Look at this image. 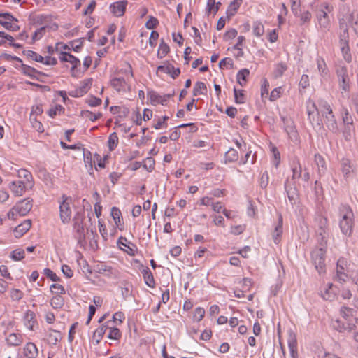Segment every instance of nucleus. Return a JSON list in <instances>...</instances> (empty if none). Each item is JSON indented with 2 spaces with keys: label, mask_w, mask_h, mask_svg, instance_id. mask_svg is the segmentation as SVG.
Returning <instances> with one entry per match:
<instances>
[{
  "label": "nucleus",
  "mask_w": 358,
  "mask_h": 358,
  "mask_svg": "<svg viewBox=\"0 0 358 358\" xmlns=\"http://www.w3.org/2000/svg\"><path fill=\"white\" fill-rule=\"evenodd\" d=\"M287 69V64L284 62H280L275 65L273 72V76L277 78L281 77Z\"/></svg>",
  "instance_id": "obj_38"
},
{
  "label": "nucleus",
  "mask_w": 358,
  "mask_h": 358,
  "mask_svg": "<svg viewBox=\"0 0 358 358\" xmlns=\"http://www.w3.org/2000/svg\"><path fill=\"white\" fill-rule=\"evenodd\" d=\"M96 269L97 273L106 275L107 277H110L115 274L113 268L105 264H98L96 267Z\"/></svg>",
  "instance_id": "obj_30"
},
{
  "label": "nucleus",
  "mask_w": 358,
  "mask_h": 358,
  "mask_svg": "<svg viewBox=\"0 0 358 358\" xmlns=\"http://www.w3.org/2000/svg\"><path fill=\"white\" fill-rule=\"evenodd\" d=\"M282 92H283V89L282 87H278L273 89L271 92V94L269 96V100L271 101H276L277 99H278L280 97Z\"/></svg>",
  "instance_id": "obj_58"
},
{
  "label": "nucleus",
  "mask_w": 358,
  "mask_h": 358,
  "mask_svg": "<svg viewBox=\"0 0 358 358\" xmlns=\"http://www.w3.org/2000/svg\"><path fill=\"white\" fill-rule=\"evenodd\" d=\"M169 46L164 42L163 39H162L157 50V57L159 59H162L165 57L169 54Z\"/></svg>",
  "instance_id": "obj_36"
},
{
  "label": "nucleus",
  "mask_w": 358,
  "mask_h": 358,
  "mask_svg": "<svg viewBox=\"0 0 358 358\" xmlns=\"http://www.w3.org/2000/svg\"><path fill=\"white\" fill-rule=\"evenodd\" d=\"M108 143L110 150H113L117 146L118 136L115 132L112 133L109 136Z\"/></svg>",
  "instance_id": "obj_54"
},
{
  "label": "nucleus",
  "mask_w": 358,
  "mask_h": 358,
  "mask_svg": "<svg viewBox=\"0 0 358 358\" xmlns=\"http://www.w3.org/2000/svg\"><path fill=\"white\" fill-rule=\"evenodd\" d=\"M170 95H160L155 92H150L148 93V98L149 99L152 105L157 106L158 104L166 105L169 99H170Z\"/></svg>",
  "instance_id": "obj_19"
},
{
  "label": "nucleus",
  "mask_w": 358,
  "mask_h": 358,
  "mask_svg": "<svg viewBox=\"0 0 358 358\" xmlns=\"http://www.w3.org/2000/svg\"><path fill=\"white\" fill-rule=\"evenodd\" d=\"M350 265V262L345 257H340L338 259L336 263L335 280L341 284H344L348 281V273H349V274L350 273V271L349 270Z\"/></svg>",
  "instance_id": "obj_7"
},
{
  "label": "nucleus",
  "mask_w": 358,
  "mask_h": 358,
  "mask_svg": "<svg viewBox=\"0 0 358 358\" xmlns=\"http://www.w3.org/2000/svg\"><path fill=\"white\" fill-rule=\"evenodd\" d=\"M59 59L62 63H66V68L69 69V73L73 78H80L83 76L81 71V62L78 58L69 52L62 51L59 53Z\"/></svg>",
  "instance_id": "obj_2"
},
{
  "label": "nucleus",
  "mask_w": 358,
  "mask_h": 358,
  "mask_svg": "<svg viewBox=\"0 0 358 358\" xmlns=\"http://www.w3.org/2000/svg\"><path fill=\"white\" fill-rule=\"evenodd\" d=\"M10 257L14 261H20L25 257V252L22 248H17L10 253Z\"/></svg>",
  "instance_id": "obj_45"
},
{
  "label": "nucleus",
  "mask_w": 358,
  "mask_h": 358,
  "mask_svg": "<svg viewBox=\"0 0 358 358\" xmlns=\"http://www.w3.org/2000/svg\"><path fill=\"white\" fill-rule=\"evenodd\" d=\"M19 20L10 13H0V25L6 30L17 31L20 27L18 25Z\"/></svg>",
  "instance_id": "obj_8"
},
{
  "label": "nucleus",
  "mask_w": 358,
  "mask_h": 358,
  "mask_svg": "<svg viewBox=\"0 0 358 358\" xmlns=\"http://www.w3.org/2000/svg\"><path fill=\"white\" fill-rule=\"evenodd\" d=\"M354 214L349 207H343L341 210V220H340V228L343 234L350 236L353 227Z\"/></svg>",
  "instance_id": "obj_6"
},
{
  "label": "nucleus",
  "mask_w": 358,
  "mask_h": 358,
  "mask_svg": "<svg viewBox=\"0 0 358 358\" xmlns=\"http://www.w3.org/2000/svg\"><path fill=\"white\" fill-rule=\"evenodd\" d=\"M271 150L273 154V163L277 167L280 162V154L274 145H272Z\"/></svg>",
  "instance_id": "obj_59"
},
{
  "label": "nucleus",
  "mask_w": 358,
  "mask_h": 358,
  "mask_svg": "<svg viewBox=\"0 0 358 358\" xmlns=\"http://www.w3.org/2000/svg\"><path fill=\"white\" fill-rule=\"evenodd\" d=\"M110 216L112 217L115 223L113 234L115 233L116 228L120 231H122L124 229V222L120 210L117 207H113L110 210Z\"/></svg>",
  "instance_id": "obj_16"
},
{
  "label": "nucleus",
  "mask_w": 358,
  "mask_h": 358,
  "mask_svg": "<svg viewBox=\"0 0 358 358\" xmlns=\"http://www.w3.org/2000/svg\"><path fill=\"white\" fill-rule=\"evenodd\" d=\"M141 272L145 284L148 287L154 288L155 287V281L150 268L145 267Z\"/></svg>",
  "instance_id": "obj_28"
},
{
  "label": "nucleus",
  "mask_w": 358,
  "mask_h": 358,
  "mask_svg": "<svg viewBox=\"0 0 358 358\" xmlns=\"http://www.w3.org/2000/svg\"><path fill=\"white\" fill-rule=\"evenodd\" d=\"M243 3V0H234L232 1L229 6L227 8V16L231 17L234 16L236 12L238 11V8H240L241 5Z\"/></svg>",
  "instance_id": "obj_31"
},
{
  "label": "nucleus",
  "mask_w": 358,
  "mask_h": 358,
  "mask_svg": "<svg viewBox=\"0 0 358 358\" xmlns=\"http://www.w3.org/2000/svg\"><path fill=\"white\" fill-rule=\"evenodd\" d=\"M332 10L328 3H324L322 4L317 10V18L320 27L328 29L330 25V19L328 13Z\"/></svg>",
  "instance_id": "obj_10"
},
{
  "label": "nucleus",
  "mask_w": 358,
  "mask_h": 358,
  "mask_svg": "<svg viewBox=\"0 0 358 358\" xmlns=\"http://www.w3.org/2000/svg\"><path fill=\"white\" fill-rule=\"evenodd\" d=\"M62 201L59 205V216L62 222L64 224L69 223L71 218V208L72 199L70 197L64 195L62 197Z\"/></svg>",
  "instance_id": "obj_9"
},
{
  "label": "nucleus",
  "mask_w": 358,
  "mask_h": 358,
  "mask_svg": "<svg viewBox=\"0 0 358 358\" xmlns=\"http://www.w3.org/2000/svg\"><path fill=\"white\" fill-rule=\"evenodd\" d=\"M342 120L343 122V124L348 126H352L353 124V119L352 115L349 113L347 108H343V112H342Z\"/></svg>",
  "instance_id": "obj_53"
},
{
  "label": "nucleus",
  "mask_w": 358,
  "mask_h": 358,
  "mask_svg": "<svg viewBox=\"0 0 358 358\" xmlns=\"http://www.w3.org/2000/svg\"><path fill=\"white\" fill-rule=\"evenodd\" d=\"M159 24L158 20L153 16H149L148 21L145 22V27L148 29H153Z\"/></svg>",
  "instance_id": "obj_63"
},
{
  "label": "nucleus",
  "mask_w": 358,
  "mask_h": 358,
  "mask_svg": "<svg viewBox=\"0 0 358 358\" xmlns=\"http://www.w3.org/2000/svg\"><path fill=\"white\" fill-rule=\"evenodd\" d=\"M127 5L126 1H115L110 6V10L115 17H122L126 11Z\"/></svg>",
  "instance_id": "obj_20"
},
{
  "label": "nucleus",
  "mask_w": 358,
  "mask_h": 358,
  "mask_svg": "<svg viewBox=\"0 0 358 358\" xmlns=\"http://www.w3.org/2000/svg\"><path fill=\"white\" fill-rule=\"evenodd\" d=\"M338 87L341 94L345 96L350 93L351 88V78L352 73H350L345 66H342L336 70Z\"/></svg>",
  "instance_id": "obj_4"
},
{
  "label": "nucleus",
  "mask_w": 358,
  "mask_h": 358,
  "mask_svg": "<svg viewBox=\"0 0 358 358\" xmlns=\"http://www.w3.org/2000/svg\"><path fill=\"white\" fill-rule=\"evenodd\" d=\"M234 99L236 103H243L245 101V95L244 94V90H237L236 88L234 89Z\"/></svg>",
  "instance_id": "obj_48"
},
{
  "label": "nucleus",
  "mask_w": 358,
  "mask_h": 358,
  "mask_svg": "<svg viewBox=\"0 0 358 358\" xmlns=\"http://www.w3.org/2000/svg\"><path fill=\"white\" fill-rule=\"evenodd\" d=\"M134 72L131 65L124 62L122 66L117 69L110 79L111 87L120 94L130 93L132 90L131 80Z\"/></svg>",
  "instance_id": "obj_1"
},
{
  "label": "nucleus",
  "mask_w": 358,
  "mask_h": 358,
  "mask_svg": "<svg viewBox=\"0 0 358 358\" xmlns=\"http://www.w3.org/2000/svg\"><path fill=\"white\" fill-rule=\"evenodd\" d=\"M282 233V219L280 217L279 219V223L275 228L274 234H273V239L275 243L279 242V238Z\"/></svg>",
  "instance_id": "obj_55"
},
{
  "label": "nucleus",
  "mask_w": 358,
  "mask_h": 358,
  "mask_svg": "<svg viewBox=\"0 0 358 358\" xmlns=\"http://www.w3.org/2000/svg\"><path fill=\"white\" fill-rule=\"evenodd\" d=\"M287 342L292 358H298L297 341L295 335L290 334Z\"/></svg>",
  "instance_id": "obj_27"
},
{
  "label": "nucleus",
  "mask_w": 358,
  "mask_h": 358,
  "mask_svg": "<svg viewBox=\"0 0 358 358\" xmlns=\"http://www.w3.org/2000/svg\"><path fill=\"white\" fill-rule=\"evenodd\" d=\"M24 55L30 59L34 60L37 62L41 63V61H43V56L41 55L36 53L34 51L32 50H27L24 52Z\"/></svg>",
  "instance_id": "obj_57"
},
{
  "label": "nucleus",
  "mask_w": 358,
  "mask_h": 358,
  "mask_svg": "<svg viewBox=\"0 0 358 358\" xmlns=\"http://www.w3.org/2000/svg\"><path fill=\"white\" fill-rule=\"evenodd\" d=\"M84 38H81L78 40H73L69 42L71 51L73 50L76 52L80 51L83 46Z\"/></svg>",
  "instance_id": "obj_44"
},
{
  "label": "nucleus",
  "mask_w": 358,
  "mask_h": 358,
  "mask_svg": "<svg viewBox=\"0 0 358 358\" xmlns=\"http://www.w3.org/2000/svg\"><path fill=\"white\" fill-rule=\"evenodd\" d=\"M341 21H344L347 26V31H348V26H350L354 30L355 33L358 35V14L352 13H349L339 20V24Z\"/></svg>",
  "instance_id": "obj_15"
},
{
  "label": "nucleus",
  "mask_w": 358,
  "mask_h": 358,
  "mask_svg": "<svg viewBox=\"0 0 358 358\" xmlns=\"http://www.w3.org/2000/svg\"><path fill=\"white\" fill-rule=\"evenodd\" d=\"M38 355V349L35 343L27 342L22 349V356L23 358H37Z\"/></svg>",
  "instance_id": "obj_17"
},
{
  "label": "nucleus",
  "mask_w": 358,
  "mask_h": 358,
  "mask_svg": "<svg viewBox=\"0 0 358 358\" xmlns=\"http://www.w3.org/2000/svg\"><path fill=\"white\" fill-rule=\"evenodd\" d=\"M50 306L55 309H59L64 305V299L62 296H54L50 299Z\"/></svg>",
  "instance_id": "obj_40"
},
{
  "label": "nucleus",
  "mask_w": 358,
  "mask_h": 358,
  "mask_svg": "<svg viewBox=\"0 0 358 358\" xmlns=\"http://www.w3.org/2000/svg\"><path fill=\"white\" fill-rule=\"evenodd\" d=\"M325 118V124L328 129L331 131H336L338 129L337 122L334 113L327 114L324 115Z\"/></svg>",
  "instance_id": "obj_32"
},
{
  "label": "nucleus",
  "mask_w": 358,
  "mask_h": 358,
  "mask_svg": "<svg viewBox=\"0 0 358 358\" xmlns=\"http://www.w3.org/2000/svg\"><path fill=\"white\" fill-rule=\"evenodd\" d=\"M61 339L60 333L58 331L50 329L48 335V341L50 345H56Z\"/></svg>",
  "instance_id": "obj_37"
},
{
  "label": "nucleus",
  "mask_w": 358,
  "mask_h": 358,
  "mask_svg": "<svg viewBox=\"0 0 358 358\" xmlns=\"http://www.w3.org/2000/svg\"><path fill=\"white\" fill-rule=\"evenodd\" d=\"M30 122L32 127L38 132L43 133L44 131V127L41 120L38 117H29Z\"/></svg>",
  "instance_id": "obj_47"
},
{
  "label": "nucleus",
  "mask_w": 358,
  "mask_h": 358,
  "mask_svg": "<svg viewBox=\"0 0 358 358\" xmlns=\"http://www.w3.org/2000/svg\"><path fill=\"white\" fill-rule=\"evenodd\" d=\"M306 107L308 119L311 122H313L316 120V117L319 115V108L312 100L307 101Z\"/></svg>",
  "instance_id": "obj_23"
},
{
  "label": "nucleus",
  "mask_w": 358,
  "mask_h": 358,
  "mask_svg": "<svg viewBox=\"0 0 358 358\" xmlns=\"http://www.w3.org/2000/svg\"><path fill=\"white\" fill-rule=\"evenodd\" d=\"M65 108L60 104H54L50 106L47 111L48 115L51 118H55L57 116L62 115L64 113Z\"/></svg>",
  "instance_id": "obj_29"
},
{
  "label": "nucleus",
  "mask_w": 358,
  "mask_h": 358,
  "mask_svg": "<svg viewBox=\"0 0 358 358\" xmlns=\"http://www.w3.org/2000/svg\"><path fill=\"white\" fill-rule=\"evenodd\" d=\"M221 3L220 1H215V0H208L206 6V14L209 15L215 16L217 13Z\"/></svg>",
  "instance_id": "obj_25"
},
{
  "label": "nucleus",
  "mask_w": 358,
  "mask_h": 358,
  "mask_svg": "<svg viewBox=\"0 0 358 358\" xmlns=\"http://www.w3.org/2000/svg\"><path fill=\"white\" fill-rule=\"evenodd\" d=\"M317 66L318 71L322 77H326L329 75V70L324 59L322 57L317 59Z\"/></svg>",
  "instance_id": "obj_35"
},
{
  "label": "nucleus",
  "mask_w": 358,
  "mask_h": 358,
  "mask_svg": "<svg viewBox=\"0 0 358 358\" xmlns=\"http://www.w3.org/2000/svg\"><path fill=\"white\" fill-rule=\"evenodd\" d=\"M319 106V111H320L322 114V115H325L327 114L329 115L333 113V110L331 108V106L325 101L320 100L318 102Z\"/></svg>",
  "instance_id": "obj_41"
},
{
  "label": "nucleus",
  "mask_w": 358,
  "mask_h": 358,
  "mask_svg": "<svg viewBox=\"0 0 358 358\" xmlns=\"http://www.w3.org/2000/svg\"><path fill=\"white\" fill-rule=\"evenodd\" d=\"M22 321L24 327L29 331H33L36 330L38 327L36 314L31 310H27L24 313Z\"/></svg>",
  "instance_id": "obj_12"
},
{
  "label": "nucleus",
  "mask_w": 358,
  "mask_h": 358,
  "mask_svg": "<svg viewBox=\"0 0 358 358\" xmlns=\"http://www.w3.org/2000/svg\"><path fill=\"white\" fill-rule=\"evenodd\" d=\"M340 314L343 317V319L348 321L350 317L354 315V310L352 308L343 306L340 310Z\"/></svg>",
  "instance_id": "obj_50"
},
{
  "label": "nucleus",
  "mask_w": 358,
  "mask_h": 358,
  "mask_svg": "<svg viewBox=\"0 0 358 358\" xmlns=\"http://www.w3.org/2000/svg\"><path fill=\"white\" fill-rule=\"evenodd\" d=\"M205 309L202 307H197L194 310L193 320L196 322H200L205 316Z\"/></svg>",
  "instance_id": "obj_52"
},
{
  "label": "nucleus",
  "mask_w": 358,
  "mask_h": 358,
  "mask_svg": "<svg viewBox=\"0 0 358 358\" xmlns=\"http://www.w3.org/2000/svg\"><path fill=\"white\" fill-rule=\"evenodd\" d=\"M24 341L23 335L20 333H10L6 338V342L10 347L20 345Z\"/></svg>",
  "instance_id": "obj_21"
},
{
  "label": "nucleus",
  "mask_w": 358,
  "mask_h": 358,
  "mask_svg": "<svg viewBox=\"0 0 358 358\" xmlns=\"http://www.w3.org/2000/svg\"><path fill=\"white\" fill-rule=\"evenodd\" d=\"M82 116L92 122H95L101 117L102 113L101 112L94 113L90 110H83L82 111Z\"/></svg>",
  "instance_id": "obj_43"
},
{
  "label": "nucleus",
  "mask_w": 358,
  "mask_h": 358,
  "mask_svg": "<svg viewBox=\"0 0 358 358\" xmlns=\"http://www.w3.org/2000/svg\"><path fill=\"white\" fill-rule=\"evenodd\" d=\"M315 162L318 166L319 172L324 173L326 169V163L322 156L319 154L315 155Z\"/></svg>",
  "instance_id": "obj_51"
},
{
  "label": "nucleus",
  "mask_w": 358,
  "mask_h": 358,
  "mask_svg": "<svg viewBox=\"0 0 358 358\" xmlns=\"http://www.w3.org/2000/svg\"><path fill=\"white\" fill-rule=\"evenodd\" d=\"M31 201L25 199L17 202L7 213V217L10 220H15L19 217L26 215L31 209Z\"/></svg>",
  "instance_id": "obj_5"
},
{
  "label": "nucleus",
  "mask_w": 358,
  "mask_h": 358,
  "mask_svg": "<svg viewBox=\"0 0 358 358\" xmlns=\"http://www.w3.org/2000/svg\"><path fill=\"white\" fill-rule=\"evenodd\" d=\"M207 93V87L204 83L198 81L195 83L193 88V95L197 96L199 95H203Z\"/></svg>",
  "instance_id": "obj_34"
},
{
  "label": "nucleus",
  "mask_w": 358,
  "mask_h": 358,
  "mask_svg": "<svg viewBox=\"0 0 358 358\" xmlns=\"http://www.w3.org/2000/svg\"><path fill=\"white\" fill-rule=\"evenodd\" d=\"M99 231L104 240H107L108 237V231L104 222L102 220L98 221Z\"/></svg>",
  "instance_id": "obj_61"
},
{
  "label": "nucleus",
  "mask_w": 358,
  "mask_h": 358,
  "mask_svg": "<svg viewBox=\"0 0 358 358\" xmlns=\"http://www.w3.org/2000/svg\"><path fill=\"white\" fill-rule=\"evenodd\" d=\"M20 71H22V73L23 74L30 76V77L34 76L35 73H36V71L34 68H32L29 66L25 65V64L21 65Z\"/></svg>",
  "instance_id": "obj_62"
},
{
  "label": "nucleus",
  "mask_w": 358,
  "mask_h": 358,
  "mask_svg": "<svg viewBox=\"0 0 358 358\" xmlns=\"http://www.w3.org/2000/svg\"><path fill=\"white\" fill-rule=\"evenodd\" d=\"M32 187L19 180L13 181L9 185L10 190L16 196H22L28 189H31Z\"/></svg>",
  "instance_id": "obj_14"
},
{
  "label": "nucleus",
  "mask_w": 358,
  "mask_h": 358,
  "mask_svg": "<svg viewBox=\"0 0 358 358\" xmlns=\"http://www.w3.org/2000/svg\"><path fill=\"white\" fill-rule=\"evenodd\" d=\"M164 73L170 75L173 78H177L180 73L179 68H175L169 62H164L163 65L159 66L157 69V73Z\"/></svg>",
  "instance_id": "obj_18"
},
{
  "label": "nucleus",
  "mask_w": 358,
  "mask_h": 358,
  "mask_svg": "<svg viewBox=\"0 0 358 358\" xmlns=\"http://www.w3.org/2000/svg\"><path fill=\"white\" fill-rule=\"evenodd\" d=\"M250 74V71L247 69L240 70L236 75L237 82L241 87H244L247 84V78Z\"/></svg>",
  "instance_id": "obj_33"
},
{
  "label": "nucleus",
  "mask_w": 358,
  "mask_h": 358,
  "mask_svg": "<svg viewBox=\"0 0 358 358\" xmlns=\"http://www.w3.org/2000/svg\"><path fill=\"white\" fill-rule=\"evenodd\" d=\"M50 289L52 294L55 296H62L66 293L64 286L60 284H52L50 285Z\"/></svg>",
  "instance_id": "obj_42"
},
{
  "label": "nucleus",
  "mask_w": 358,
  "mask_h": 358,
  "mask_svg": "<svg viewBox=\"0 0 358 358\" xmlns=\"http://www.w3.org/2000/svg\"><path fill=\"white\" fill-rule=\"evenodd\" d=\"M109 332L108 338L112 340H120L122 337V333L118 328L108 327Z\"/></svg>",
  "instance_id": "obj_46"
},
{
  "label": "nucleus",
  "mask_w": 358,
  "mask_h": 358,
  "mask_svg": "<svg viewBox=\"0 0 358 358\" xmlns=\"http://www.w3.org/2000/svg\"><path fill=\"white\" fill-rule=\"evenodd\" d=\"M94 196L96 198V203L94 204V213L96 214V216L99 218L101 215L102 213V206L100 202V196L98 192H95L94 194Z\"/></svg>",
  "instance_id": "obj_56"
},
{
  "label": "nucleus",
  "mask_w": 358,
  "mask_h": 358,
  "mask_svg": "<svg viewBox=\"0 0 358 358\" xmlns=\"http://www.w3.org/2000/svg\"><path fill=\"white\" fill-rule=\"evenodd\" d=\"M43 113V106L41 104H36L31 106L29 117H38L41 116Z\"/></svg>",
  "instance_id": "obj_49"
},
{
  "label": "nucleus",
  "mask_w": 358,
  "mask_h": 358,
  "mask_svg": "<svg viewBox=\"0 0 358 358\" xmlns=\"http://www.w3.org/2000/svg\"><path fill=\"white\" fill-rule=\"evenodd\" d=\"M252 33L256 37L263 36L264 34V24L259 21L255 22L252 24Z\"/></svg>",
  "instance_id": "obj_39"
},
{
  "label": "nucleus",
  "mask_w": 358,
  "mask_h": 358,
  "mask_svg": "<svg viewBox=\"0 0 358 358\" xmlns=\"http://www.w3.org/2000/svg\"><path fill=\"white\" fill-rule=\"evenodd\" d=\"M119 248L130 256H134L137 252V247L135 244L127 240V238L120 236L117 242Z\"/></svg>",
  "instance_id": "obj_13"
},
{
  "label": "nucleus",
  "mask_w": 358,
  "mask_h": 358,
  "mask_svg": "<svg viewBox=\"0 0 358 358\" xmlns=\"http://www.w3.org/2000/svg\"><path fill=\"white\" fill-rule=\"evenodd\" d=\"M17 178H24V180H20L26 185L31 187L34 186L33 177L30 171L24 169H20L17 172Z\"/></svg>",
  "instance_id": "obj_26"
},
{
  "label": "nucleus",
  "mask_w": 358,
  "mask_h": 358,
  "mask_svg": "<svg viewBox=\"0 0 358 358\" xmlns=\"http://www.w3.org/2000/svg\"><path fill=\"white\" fill-rule=\"evenodd\" d=\"M31 222L30 220H26L20 224L17 225L13 229V234L15 238H20L22 237L31 228Z\"/></svg>",
  "instance_id": "obj_22"
},
{
  "label": "nucleus",
  "mask_w": 358,
  "mask_h": 358,
  "mask_svg": "<svg viewBox=\"0 0 358 358\" xmlns=\"http://www.w3.org/2000/svg\"><path fill=\"white\" fill-rule=\"evenodd\" d=\"M85 103L90 106L96 107L101 104L102 100L100 98L91 96L85 99Z\"/></svg>",
  "instance_id": "obj_60"
},
{
  "label": "nucleus",
  "mask_w": 358,
  "mask_h": 358,
  "mask_svg": "<svg viewBox=\"0 0 358 358\" xmlns=\"http://www.w3.org/2000/svg\"><path fill=\"white\" fill-rule=\"evenodd\" d=\"M340 28L343 30V33H341L340 35L339 40V46L341 49L342 48L349 46V34L348 31H347V26L344 21H341V23H340Z\"/></svg>",
  "instance_id": "obj_24"
},
{
  "label": "nucleus",
  "mask_w": 358,
  "mask_h": 358,
  "mask_svg": "<svg viewBox=\"0 0 358 358\" xmlns=\"http://www.w3.org/2000/svg\"><path fill=\"white\" fill-rule=\"evenodd\" d=\"M225 157L229 162H234L238 159V154L235 149L231 148L226 152Z\"/></svg>",
  "instance_id": "obj_64"
},
{
  "label": "nucleus",
  "mask_w": 358,
  "mask_h": 358,
  "mask_svg": "<svg viewBox=\"0 0 358 358\" xmlns=\"http://www.w3.org/2000/svg\"><path fill=\"white\" fill-rule=\"evenodd\" d=\"M92 81V78H87L80 81L74 90L69 92V95L74 98L83 96L91 89Z\"/></svg>",
  "instance_id": "obj_11"
},
{
  "label": "nucleus",
  "mask_w": 358,
  "mask_h": 358,
  "mask_svg": "<svg viewBox=\"0 0 358 358\" xmlns=\"http://www.w3.org/2000/svg\"><path fill=\"white\" fill-rule=\"evenodd\" d=\"M322 236V241L320 243L321 248L315 250L312 253V259L315 264V268L320 273H324L325 271V253H326V248L327 244V235L325 231L323 233H320Z\"/></svg>",
  "instance_id": "obj_3"
}]
</instances>
